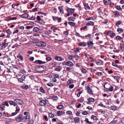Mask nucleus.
Instances as JSON below:
<instances>
[{"label":"nucleus","instance_id":"obj_1","mask_svg":"<svg viewBox=\"0 0 124 124\" xmlns=\"http://www.w3.org/2000/svg\"><path fill=\"white\" fill-rule=\"evenodd\" d=\"M47 67L44 66H36L35 68V70L38 72L41 73L46 69Z\"/></svg>","mask_w":124,"mask_h":124},{"label":"nucleus","instance_id":"obj_2","mask_svg":"<svg viewBox=\"0 0 124 124\" xmlns=\"http://www.w3.org/2000/svg\"><path fill=\"white\" fill-rule=\"evenodd\" d=\"M22 114H20L16 117L15 119L16 121L18 122H22Z\"/></svg>","mask_w":124,"mask_h":124},{"label":"nucleus","instance_id":"obj_3","mask_svg":"<svg viewBox=\"0 0 124 124\" xmlns=\"http://www.w3.org/2000/svg\"><path fill=\"white\" fill-rule=\"evenodd\" d=\"M36 45L38 46L44 47L46 46V42L44 41H40L37 43Z\"/></svg>","mask_w":124,"mask_h":124},{"label":"nucleus","instance_id":"obj_4","mask_svg":"<svg viewBox=\"0 0 124 124\" xmlns=\"http://www.w3.org/2000/svg\"><path fill=\"white\" fill-rule=\"evenodd\" d=\"M14 101H15V104L22 105L23 104V101L22 100L18 99H14Z\"/></svg>","mask_w":124,"mask_h":124},{"label":"nucleus","instance_id":"obj_5","mask_svg":"<svg viewBox=\"0 0 124 124\" xmlns=\"http://www.w3.org/2000/svg\"><path fill=\"white\" fill-rule=\"evenodd\" d=\"M16 110H15V112L12 113H11L12 116H14L16 115L18 113L20 110V109L18 106H17L16 107Z\"/></svg>","mask_w":124,"mask_h":124},{"label":"nucleus","instance_id":"obj_6","mask_svg":"<svg viewBox=\"0 0 124 124\" xmlns=\"http://www.w3.org/2000/svg\"><path fill=\"white\" fill-rule=\"evenodd\" d=\"M110 85L109 83H108L107 82H105L104 83V85L103 86L104 87L106 90H105L106 91H107L108 90V87L110 86Z\"/></svg>","mask_w":124,"mask_h":124},{"label":"nucleus","instance_id":"obj_7","mask_svg":"<svg viewBox=\"0 0 124 124\" xmlns=\"http://www.w3.org/2000/svg\"><path fill=\"white\" fill-rule=\"evenodd\" d=\"M30 118V116L27 115L26 116L22 117V122L27 121H28Z\"/></svg>","mask_w":124,"mask_h":124},{"label":"nucleus","instance_id":"obj_8","mask_svg":"<svg viewBox=\"0 0 124 124\" xmlns=\"http://www.w3.org/2000/svg\"><path fill=\"white\" fill-rule=\"evenodd\" d=\"M87 44L88 47H92L93 46V41H88Z\"/></svg>","mask_w":124,"mask_h":124},{"label":"nucleus","instance_id":"obj_9","mask_svg":"<svg viewBox=\"0 0 124 124\" xmlns=\"http://www.w3.org/2000/svg\"><path fill=\"white\" fill-rule=\"evenodd\" d=\"M75 9H72L71 8H68L66 10V11L67 12H69L70 13H71V15L74 12Z\"/></svg>","mask_w":124,"mask_h":124},{"label":"nucleus","instance_id":"obj_10","mask_svg":"<svg viewBox=\"0 0 124 124\" xmlns=\"http://www.w3.org/2000/svg\"><path fill=\"white\" fill-rule=\"evenodd\" d=\"M8 45V44L7 43H6L5 42L4 43H1V48H0L1 50L3 49V48H6L7 47Z\"/></svg>","mask_w":124,"mask_h":124},{"label":"nucleus","instance_id":"obj_11","mask_svg":"<svg viewBox=\"0 0 124 124\" xmlns=\"http://www.w3.org/2000/svg\"><path fill=\"white\" fill-rule=\"evenodd\" d=\"M88 100V101H86V103L88 104H90L91 102H94L95 101L94 99V98H89V99H87Z\"/></svg>","mask_w":124,"mask_h":124},{"label":"nucleus","instance_id":"obj_12","mask_svg":"<svg viewBox=\"0 0 124 124\" xmlns=\"http://www.w3.org/2000/svg\"><path fill=\"white\" fill-rule=\"evenodd\" d=\"M66 65L70 67H72L73 66V63L70 61H68L65 63Z\"/></svg>","mask_w":124,"mask_h":124},{"label":"nucleus","instance_id":"obj_13","mask_svg":"<svg viewBox=\"0 0 124 124\" xmlns=\"http://www.w3.org/2000/svg\"><path fill=\"white\" fill-rule=\"evenodd\" d=\"M83 5L85 7V8L86 10H88V9H90V8L89 6L88 3H83Z\"/></svg>","mask_w":124,"mask_h":124},{"label":"nucleus","instance_id":"obj_14","mask_svg":"<svg viewBox=\"0 0 124 124\" xmlns=\"http://www.w3.org/2000/svg\"><path fill=\"white\" fill-rule=\"evenodd\" d=\"M46 101L43 100H41L40 101L39 104L41 106H44L46 103Z\"/></svg>","mask_w":124,"mask_h":124},{"label":"nucleus","instance_id":"obj_15","mask_svg":"<svg viewBox=\"0 0 124 124\" xmlns=\"http://www.w3.org/2000/svg\"><path fill=\"white\" fill-rule=\"evenodd\" d=\"M104 4L106 5H108L111 3L110 0H103Z\"/></svg>","mask_w":124,"mask_h":124},{"label":"nucleus","instance_id":"obj_16","mask_svg":"<svg viewBox=\"0 0 124 124\" xmlns=\"http://www.w3.org/2000/svg\"><path fill=\"white\" fill-rule=\"evenodd\" d=\"M95 62L98 65H103V63L102 61L100 60H99L97 61H96Z\"/></svg>","mask_w":124,"mask_h":124},{"label":"nucleus","instance_id":"obj_17","mask_svg":"<svg viewBox=\"0 0 124 124\" xmlns=\"http://www.w3.org/2000/svg\"><path fill=\"white\" fill-rule=\"evenodd\" d=\"M5 107V105L4 104H0V110L3 111L5 110L4 108Z\"/></svg>","mask_w":124,"mask_h":124},{"label":"nucleus","instance_id":"obj_18","mask_svg":"<svg viewBox=\"0 0 124 124\" xmlns=\"http://www.w3.org/2000/svg\"><path fill=\"white\" fill-rule=\"evenodd\" d=\"M55 59L58 61H61L62 60V58L60 56H55Z\"/></svg>","mask_w":124,"mask_h":124},{"label":"nucleus","instance_id":"obj_19","mask_svg":"<svg viewBox=\"0 0 124 124\" xmlns=\"http://www.w3.org/2000/svg\"><path fill=\"white\" fill-rule=\"evenodd\" d=\"M80 121L79 118L78 117H75L74 119V121L75 123H78Z\"/></svg>","mask_w":124,"mask_h":124},{"label":"nucleus","instance_id":"obj_20","mask_svg":"<svg viewBox=\"0 0 124 124\" xmlns=\"http://www.w3.org/2000/svg\"><path fill=\"white\" fill-rule=\"evenodd\" d=\"M29 16V15L27 14H23L21 16V17L23 18H26L28 17Z\"/></svg>","mask_w":124,"mask_h":124},{"label":"nucleus","instance_id":"obj_21","mask_svg":"<svg viewBox=\"0 0 124 124\" xmlns=\"http://www.w3.org/2000/svg\"><path fill=\"white\" fill-rule=\"evenodd\" d=\"M9 103L11 105H14V106H18L17 105L15 104V102L12 101H9Z\"/></svg>","mask_w":124,"mask_h":124},{"label":"nucleus","instance_id":"obj_22","mask_svg":"<svg viewBox=\"0 0 124 124\" xmlns=\"http://www.w3.org/2000/svg\"><path fill=\"white\" fill-rule=\"evenodd\" d=\"M52 99L54 101H55L57 100L58 99V98L57 96H56L54 95L51 97Z\"/></svg>","mask_w":124,"mask_h":124},{"label":"nucleus","instance_id":"obj_23","mask_svg":"<svg viewBox=\"0 0 124 124\" xmlns=\"http://www.w3.org/2000/svg\"><path fill=\"white\" fill-rule=\"evenodd\" d=\"M5 68V66L4 64H1L0 66V71H3Z\"/></svg>","mask_w":124,"mask_h":124},{"label":"nucleus","instance_id":"obj_24","mask_svg":"<svg viewBox=\"0 0 124 124\" xmlns=\"http://www.w3.org/2000/svg\"><path fill=\"white\" fill-rule=\"evenodd\" d=\"M112 31L110 30L106 31L104 33L106 35H110Z\"/></svg>","mask_w":124,"mask_h":124},{"label":"nucleus","instance_id":"obj_25","mask_svg":"<svg viewBox=\"0 0 124 124\" xmlns=\"http://www.w3.org/2000/svg\"><path fill=\"white\" fill-rule=\"evenodd\" d=\"M114 14L116 17H118L120 16V14L119 12L117 11H114Z\"/></svg>","mask_w":124,"mask_h":124},{"label":"nucleus","instance_id":"obj_26","mask_svg":"<svg viewBox=\"0 0 124 124\" xmlns=\"http://www.w3.org/2000/svg\"><path fill=\"white\" fill-rule=\"evenodd\" d=\"M62 69V68L60 66H58L55 69V70L59 72Z\"/></svg>","mask_w":124,"mask_h":124},{"label":"nucleus","instance_id":"obj_27","mask_svg":"<svg viewBox=\"0 0 124 124\" xmlns=\"http://www.w3.org/2000/svg\"><path fill=\"white\" fill-rule=\"evenodd\" d=\"M39 29L37 27H35L33 29V31L35 32H38L39 31Z\"/></svg>","mask_w":124,"mask_h":124},{"label":"nucleus","instance_id":"obj_28","mask_svg":"<svg viewBox=\"0 0 124 124\" xmlns=\"http://www.w3.org/2000/svg\"><path fill=\"white\" fill-rule=\"evenodd\" d=\"M94 24V22L92 21L88 22V23L86 24V25L87 26H90L91 25H93Z\"/></svg>","mask_w":124,"mask_h":124},{"label":"nucleus","instance_id":"obj_29","mask_svg":"<svg viewBox=\"0 0 124 124\" xmlns=\"http://www.w3.org/2000/svg\"><path fill=\"white\" fill-rule=\"evenodd\" d=\"M114 89V87H113L111 85H110V86H109V87H108V90L107 91H113Z\"/></svg>","mask_w":124,"mask_h":124},{"label":"nucleus","instance_id":"obj_30","mask_svg":"<svg viewBox=\"0 0 124 124\" xmlns=\"http://www.w3.org/2000/svg\"><path fill=\"white\" fill-rule=\"evenodd\" d=\"M39 90L40 92H41L43 93H46L45 90L42 87H40L39 89Z\"/></svg>","mask_w":124,"mask_h":124},{"label":"nucleus","instance_id":"obj_31","mask_svg":"<svg viewBox=\"0 0 124 124\" xmlns=\"http://www.w3.org/2000/svg\"><path fill=\"white\" fill-rule=\"evenodd\" d=\"M114 78L116 80L117 82H118V81H119V80L120 79V77L117 76H114Z\"/></svg>","mask_w":124,"mask_h":124},{"label":"nucleus","instance_id":"obj_32","mask_svg":"<svg viewBox=\"0 0 124 124\" xmlns=\"http://www.w3.org/2000/svg\"><path fill=\"white\" fill-rule=\"evenodd\" d=\"M117 120H114L112 121L110 123V124H117Z\"/></svg>","mask_w":124,"mask_h":124},{"label":"nucleus","instance_id":"obj_33","mask_svg":"<svg viewBox=\"0 0 124 124\" xmlns=\"http://www.w3.org/2000/svg\"><path fill=\"white\" fill-rule=\"evenodd\" d=\"M64 106L62 105H59L57 106V108L59 109H61L63 108Z\"/></svg>","mask_w":124,"mask_h":124},{"label":"nucleus","instance_id":"obj_34","mask_svg":"<svg viewBox=\"0 0 124 124\" xmlns=\"http://www.w3.org/2000/svg\"><path fill=\"white\" fill-rule=\"evenodd\" d=\"M91 118L92 119H93L94 120H95L96 121L98 119V118H97V117L94 115H92L91 116Z\"/></svg>","mask_w":124,"mask_h":124},{"label":"nucleus","instance_id":"obj_35","mask_svg":"<svg viewBox=\"0 0 124 124\" xmlns=\"http://www.w3.org/2000/svg\"><path fill=\"white\" fill-rule=\"evenodd\" d=\"M17 57L19 58L22 61L23 60V57L21 55L19 54L17 56Z\"/></svg>","mask_w":124,"mask_h":124},{"label":"nucleus","instance_id":"obj_36","mask_svg":"<svg viewBox=\"0 0 124 124\" xmlns=\"http://www.w3.org/2000/svg\"><path fill=\"white\" fill-rule=\"evenodd\" d=\"M63 113V112L62 111L59 110L57 112V115L58 116H60Z\"/></svg>","mask_w":124,"mask_h":124},{"label":"nucleus","instance_id":"obj_37","mask_svg":"<svg viewBox=\"0 0 124 124\" xmlns=\"http://www.w3.org/2000/svg\"><path fill=\"white\" fill-rule=\"evenodd\" d=\"M51 29L52 30L53 32L55 31H58V30L57 28L54 27H52L51 28Z\"/></svg>","mask_w":124,"mask_h":124},{"label":"nucleus","instance_id":"obj_38","mask_svg":"<svg viewBox=\"0 0 124 124\" xmlns=\"http://www.w3.org/2000/svg\"><path fill=\"white\" fill-rule=\"evenodd\" d=\"M86 45L87 44L85 42H81L79 44V45L81 46H86Z\"/></svg>","mask_w":124,"mask_h":124},{"label":"nucleus","instance_id":"obj_39","mask_svg":"<svg viewBox=\"0 0 124 124\" xmlns=\"http://www.w3.org/2000/svg\"><path fill=\"white\" fill-rule=\"evenodd\" d=\"M116 8L117 10L119 11H121L122 10V8H121L120 6H117L115 7Z\"/></svg>","mask_w":124,"mask_h":124},{"label":"nucleus","instance_id":"obj_40","mask_svg":"<svg viewBox=\"0 0 124 124\" xmlns=\"http://www.w3.org/2000/svg\"><path fill=\"white\" fill-rule=\"evenodd\" d=\"M122 39V37L119 36H117L116 37V39L117 40H120Z\"/></svg>","mask_w":124,"mask_h":124},{"label":"nucleus","instance_id":"obj_41","mask_svg":"<svg viewBox=\"0 0 124 124\" xmlns=\"http://www.w3.org/2000/svg\"><path fill=\"white\" fill-rule=\"evenodd\" d=\"M120 47L121 49L122 50H124V44H123L120 43Z\"/></svg>","mask_w":124,"mask_h":124},{"label":"nucleus","instance_id":"obj_42","mask_svg":"<svg viewBox=\"0 0 124 124\" xmlns=\"http://www.w3.org/2000/svg\"><path fill=\"white\" fill-rule=\"evenodd\" d=\"M57 64V63L56 62H54L51 63L52 66L53 67H55Z\"/></svg>","mask_w":124,"mask_h":124},{"label":"nucleus","instance_id":"obj_43","mask_svg":"<svg viewBox=\"0 0 124 124\" xmlns=\"http://www.w3.org/2000/svg\"><path fill=\"white\" fill-rule=\"evenodd\" d=\"M79 50V48L78 47L74 49V51L77 54L78 53L80 52Z\"/></svg>","mask_w":124,"mask_h":124},{"label":"nucleus","instance_id":"obj_44","mask_svg":"<svg viewBox=\"0 0 124 124\" xmlns=\"http://www.w3.org/2000/svg\"><path fill=\"white\" fill-rule=\"evenodd\" d=\"M68 20L69 21H74L75 18L72 17H70L68 18Z\"/></svg>","mask_w":124,"mask_h":124},{"label":"nucleus","instance_id":"obj_45","mask_svg":"<svg viewBox=\"0 0 124 124\" xmlns=\"http://www.w3.org/2000/svg\"><path fill=\"white\" fill-rule=\"evenodd\" d=\"M123 29L121 28H118L117 29V31L119 32V33L123 32Z\"/></svg>","mask_w":124,"mask_h":124},{"label":"nucleus","instance_id":"obj_46","mask_svg":"<svg viewBox=\"0 0 124 124\" xmlns=\"http://www.w3.org/2000/svg\"><path fill=\"white\" fill-rule=\"evenodd\" d=\"M111 34H110V36L112 38L113 37H114L116 35V34L113 32V31H112Z\"/></svg>","mask_w":124,"mask_h":124},{"label":"nucleus","instance_id":"obj_47","mask_svg":"<svg viewBox=\"0 0 124 124\" xmlns=\"http://www.w3.org/2000/svg\"><path fill=\"white\" fill-rule=\"evenodd\" d=\"M111 108L112 110H115L117 108V107L114 106H112L110 107Z\"/></svg>","mask_w":124,"mask_h":124},{"label":"nucleus","instance_id":"obj_48","mask_svg":"<svg viewBox=\"0 0 124 124\" xmlns=\"http://www.w3.org/2000/svg\"><path fill=\"white\" fill-rule=\"evenodd\" d=\"M68 23L69 24L72 26H74L75 24V23L72 22H69Z\"/></svg>","mask_w":124,"mask_h":124},{"label":"nucleus","instance_id":"obj_49","mask_svg":"<svg viewBox=\"0 0 124 124\" xmlns=\"http://www.w3.org/2000/svg\"><path fill=\"white\" fill-rule=\"evenodd\" d=\"M96 74L99 76H101L103 75V74L101 72H97Z\"/></svg>","mask_w":124,"mask_h":124},{"label":"nucleus","instance_id":"obj_50","mask_svg":"<svg viewBox=\"0 0 124 124\" xmlns=\"http://www.w3.org/2000/svg\"><path fill=\"white\" fill-rule=\"evenodd\" d=\"M121 22L120 21H118L116 23V26H118V27H119V26H118L121 24Z\"/></svg>","mask_w":124,"mask_h":124},{"label":"nucleus","instance_id":"obj_51","mask_svg":"<svg viewBox=\"0 0 124 124\" xmlns=\"http://www.w3.org/2000/svg\"><path fill=\"white\" fill-rule=\"evenodd\" d=\"M85 121L87 123H88L89 124H92L91 122H90L89 121L88 119V118H86L85 119Z\"/></svg>","mask_w":124,"mask_h":124},{"label":"nucleus","instance_id":"obj_52","mask_svg":"<svg viewBox=\"0 0 124 124\" xmlns=\"http://www.w3.org/2000/svg\"><path fill=\"white\" fill-rule=\"evenodd\" d=\"M89 59L90 61L92 62H94L95 61L94 59L91 57H89Z\"/></svg>","mask_w":124,"mask_h":124},{"label":"nucleus","instance_id":"obj_53","mask_svg":"<svg viewBox=\"0 0 124 124\" xmlns=\"http://www.w3.org/2000/svg\"><path fill=\"white\" fill-rule=\"evenodd\" d=\"M88 93H89L92 95L93 94V93L92 92V89H90L88 91Z\"/></svg>","mask_w":124,"mask_h":124},{"label":"nucleus","instance_id":"obj_54","mask_svg":"<svg viewBox=\"0 0 124 124\" xmlns=\"http://www.w3.org/2000/svg\"><path fill=\"white\" fill-rule=\"evenodd\" d=\"M91 20H93V18L92 17H89V18H86L85 19L86 21H89Z\"/></svg>","mask_w":124,"mask_h":124},{"label":"nucleus","instance_id":"obj_55","mask_svg":"<svg viewBox=\"0 0 124 124\" xmlns=\"http://www.w3.org/2000/svg\"><path fill=\"white\" fill-rule=\"evenodd\" d=\"M46 63V62L44 61H42L40 60H39V62L38 64H45Z\"/></svg>","mask_w":124,"mask_h":124},{"label":"nucleus","instance_id":"obj_56","mask_svg":"<svg viewBox=\"0 0 124 124\" xmlns=\"http://www.w3.org/2000/svg\"><path fill=\"white\" fill-rule=\"evenodd\" d=\"M17 19V18L16 17H10L9 18V20H16Z\"/></svg>","mask_w":124,"mask_h":124},{"label":"nucleus","instance_id":"obj_57","mask_svg":"<svg viewBox=\"0 0 124 124\" xmlns=\"http://www.w3.org/2000/svg\"><path fill=\"white\" fill-rule=\"evenodd\" d=\"M66 113L67 114L69 115H72V112L70 111H68L66 112Z\"/></svg>","mask_w":124,"mask_h":124},{"label":"nucleus","instance_id":"obj_58","mask_svg":"<svg viewBox=\"0 0 124 124\" xmlns=\"http://www.w3.org/2000/svg\"><path fill=\"white\" fill-rule=\"evenodd\" d=\"M79 57V56L77 55H75L73 57V58H75L76 60L78 61V58Z\"/></svg>","mask_w":124,"mask_h":124},{"label":"nucleus","instance_id":"obj_59","mask_svg":"<svg viewBox=\"0 0 124 124\" xmlns=\"http://www.w3.org/2000/svg\"><path fill=\"white\" fill-rule=\"evenodd\" d=\"M88 113L86 111H84L82 112V114L84 115H87L88 114Z\"/></svg>","mask_w":124,"mask_h":124},{"label":"nucleus","instance_id":"obj_60","mask_svg":"<svg viewBox=\"0 0 124 124\" xmlns=\"http://www.w3.org/2000/svg\"><path fill=\"white\" fill-rule=\"evenodd\" d=\"M108 20L107 19H106L104 20L103 23H104L106 24L108 23Z\"/></svg>","mask_w":124,"mask_h":124},{"label":"nucleus","instance_id":"obj_61","mask_svg":"<svg viewBox=\"0 0 124 124\" xmlns=\"http://www.w3.org/2000/svg\"><path fill=\"white\" fill-rule=\"evenodd\" d=\"M73 57L72 55H70L68 57V59L69 60H71Z\"/></svg>","mask_w":124,"mask_h":124},{"label":"nucleus","instance_id":"obj_62","mask_svg":"<svg viewBox=\"0 0 124 124\" xmlns=\"http://www.w3.org/2000/svg\"><path fill=\"white\" fill-rule=\"evenodd\" d=\"M58 17L53 16V20L55 21H56L57 20Z\"/></svg>","mask_w":124,"mask_h":124},{"label":"nucleus","instance_id":"obj_63","mask_svg":"<svg viewBox=\"0 0 124 124\" xmlns=\"http://www.w3.org/2000/svg\"><path fill=\"white\" fill-rule=\"evenodd\" d=\"M49 116L51 118H52L54 116V115L51 113H50L49 115Z\"/></svg>","mask_w":124,"mask_h":124},{"label":"nucleus","instance_id":"obj_64","mask_svg":"<svg viewBox=\"0 0 124 124\" xmlns=\"http://www.w3.org/2000/svg\"><path fill=\"white\" fill-rule=\"evenodd\" d=\"M6 32L8 34H10L11 33V32L9 29L6 30Z\"/></svg>","mask_w":124,"mask_h":124}]
</instances>
